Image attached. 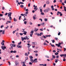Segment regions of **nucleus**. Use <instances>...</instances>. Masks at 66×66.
I'll use <instances>...</instances> for the list:
<instances>
[{"mask_svg":"<svg viewBox=\"0 0 66 66\" xmlns=\"http://www.w3.org/2000/svg\"><path fill=\"white\" fill-rule=\"evenodd\" d=\"M9 19H10V20H12V17H11V16H9Z\"/></svg>","mask_w":66,"mask_h":66,"instance_id":"obj_28","label":"nucleus"},{"mask_svg":"<svg viewBox=\"0 0 66 66\" xmlns=\"http://www.w3.org/2000/svg\"><path fill=\"white\" fill-rule=\"evenodd\" d=\"M17 52L15 50L13 51V53H15Z\"/></svg>","mask_w":66,"mask_h":66,"instance_id":"obj_40","label":"nucleus"},{"mask_svg":"<svg viewBox=\"0 0 66 66\" xmlns=\"http://www.w3.org/2000/svg\"><path fill=\"white\" fill-rule=\"evenodd\" d=\"M12 12H9L8 13V17L11 16V15H12Z\"/></svg>","mask_w":66,"mask_h":66,"instance_id":"obj_5","label":"nucleus"},{"mask_svg":"<svg viewBox=\"0 0 66 66\" xmlns=\"http://www.w3.org/2000/svg\"><path fill=\"white\" fill-rule=\"evenodd\" d=\"M9 28V26H7V27L5 28V29H7Z\"/></svg>","mask_w":66,"mask_h":66,"instance_id":"obj_52","label":"nucleus"},{"mask_svg":"<svg viewBox=\"0 0 66 66\" xmlns=\"http://www.w3.org/2000/svg\"><path fill=\"white\" fill-rule=\"evenodd\" d=\"M43 30H44L43 29H40V31H43Z\"/></svg>","mask_w":66,"mask_h":66,"instance_id":"obj_45","label":"nucleus"},{"mask_svg":"<svg viewBox=\"0 0 66 66\" xmlns=\"http://www.w3.org/2000/svg\"><path fill=\"white\" fill-rule=\"evenodd\" d=\"M15 56L16 57H19V55H16Z\"/></svg>","mask_w":66,"mask_h":66,"instance_id":"obj_57","label":"nucleus"},{"mask_svg":"<svg viewBox=\"0 0 66 66\" xmlns=\"http://www.w3.org/2000/svg\"><path fill=\"white\" fill-rule=\"evenodd\" d=\"M36 42H32L31 43V44L32 45H33L34 46H35V45H36Z\"/></svg>","mask_w":66,"mask_h":66,"instance_id":"obj_8","label":"nucleus"},{"mask_svg":"<svg viewBox=\"0 0 66 66\" xmlns=\"http://www.w3.org/2000/svg\"><path fill=\"white\" fill-rule=\"evenodd\" d=\"M20 3L21 4H24V3L22 2H20Z\"/></svg>","mask_w":66,"mask_h":66,"instance_id":"obj_56","label":"nucleus"},{"mask_svg":"<svg viewBox=\"0 0 66 66\" xmlns=\"http://www.w3.org/2000/svg\"><path fill=\"white\" fill-rule=\"evenodd\" d=\"M60 34H61V32H59L58 34V35H60Z\"/></svg>","mask_w":66,"mask_h":66,"instance_id":"obj_58","label":"nucleus"},{"mask_svg":"<svg viewBox=\"0 0 66 66\" xmlns=\"http://www.w3.org/2000/svg\"><path fill=\"white\" fill-rule=\"evenodd\" d=\"M59 14H60V16H62V15H63V14H62V12H60L59 13Z\"/></svg>","mask_w":66,"mask_h":66,"instance_id":"obj_27","label":"nucleus"},{"mask_svg":"<svg viewBox=\"0 0 66 66\" xmlns=\"http://www.w3.org/2000/svg\"><path fill=\"white\" fill-rule=\"evenodd\" d=\"M2 9L3 10H5V8L4 7H2Z\"/></svg>","mask_w":66,"mask_h":66,"instance_id":"obj_43","label":"nucleus"},{"mask_svg":"<svg viewBox=\"0 0 66 66\" xmlns=\"http://www.w3.org/2000/svg\"><path fill=\"white\" fill-rule=\"evenodd\" d=\"M29 24H30V25H32V22H29Z\"/></svg>","mask_w":66,"mask_h":66,"instance_id":"obj_55","label":"nucleus"},{"mask_svg":"<svg viewBox=\"0 0 66 66\" xmlns=\"http://www.w3.org/2000/svg\"><path fill=\"white\" fill-rule=\"evenodd\" d=\"M27 22L26 21H25L24 22V23L25 24H27Z\"/></svg>","mask_w":66,"mask_h":66,"instance_id":"obj_38","label":"nucleus"},{"mask_svg":"<svg viewBox=\"0 0 66 66\" xmlns=\"http://www.w3.org/2000/svg\"><path fill=\"white\" fill-rule=\"evenodd\" d=\"M22 66H26V64H23Z\"/></svg>","mask_w":66,"mask_h":66,"instance_id":"obj_64","label":"nucleus"},{"mask_svg":"<svg viewBox=\"0 0 66 66\" xmlns=\"http://www.w3.org/2000/svg\"><path fill=\"white\" fill-rule=\"evenodd\" d=\"M53 57L54 58V59H55V56L54 55H52Z\"/></svg>","mask_w":66,"mask_h":66,"instance_id":"obj_35","label":"nucleus"},{"mask_svg":"<svg viewBox=\"0 0 66 66\" xmlns=\"http://www.w3.org/2000/svg\"><path fill=\"white\" fill-rule=\"evenodd\" d=\"M12 45V44H11L10 45V46L11 47L9 48V49H10V50H12L13 49V47Z\"/></svg>","mask_w":66,"mask_h":66,"instance_id":"obj_3","label":"nucleus"},{"mask_svg":"<svg viewBox=\"0 0 66 66\" xmlns=\"http://www.w3.org/2000/svg\"><path fill=\"white\" fill-rule=\"evenodd\" d=\"M48 20V19H47L45 18V21H47Z\"/></svg>","mask_w":66,"mask_h":66,"instance_id":"obj_32","label":"nucleus"},{"mask_svg":"<svg viewBox=\"0 0 66 66\" xmlns=\"http://www.w3.org/2000/svg\"><path fill=\"white\" fill-rule=\"evenodd\" d=\"M37 61H35L34 60V63H37Z\"/></svg>","mask_w":66,"mask_h":66,"instance_id":"obj_51","label":"nucleus"},{"mask_svg":"<svg viewBox=\"0 0 66 66\" xmlns=\"http://www.w3.org/2000/svg\"><path fill=\"white\" fill-rule=\"evenodd\" d=\"M25 37L26 39H27V40H28V39H29V38L28 37H27V36L25 37Z\"/></svg>","mask_w":66,"mask_h":66,"instance_id":"obj_22","label":"nucleus"},{"mask_svg":"<svg viewBox=\"0 0 66 66\" xmlns=\"http://www.w3.org/2000/svg\"><path fill=\"white\" fill-rule=\"evenodd\" d=\"M43 34V32H41L40 33V36H41Z\"/></svg>","mask_w":66,"mask_h":66,"instance_id":"obj_36","label":"nucleus"},{"mask_svg":"<svg viewBox=\"0 0 66 66\" xmlns=\"http://www.w3.org/2000/svg\"><path fill=\"white\" fill-rule=\"evenodd\" d=\"M56 57L57 59H59V56L57 55L56 56Z\"/></svg>","mask_w":66,"mask_h":66,"instance_id":"obj_34","label":"nucleus"},{"mask_svg":"<svg viewBox=\"0 0 66 66\" xmlns=\"http://www.w3.org/2000/svg\"><path fill=\"white\" fill-rule=\"evenodd\" d=\"M25 55L26 56H28V54H27V53H25Z\"/></svg>","mask_w":66,"mask_h":66,"instance_id":"obj_23","label":"nucleus"},{"mask_svg":"<svg viewBox=\"0 0 66 66\" xmlns=\"http://www.w3.org/2000/svg\"><path fill=\"white\" fill-rule=\"evenodd\" d=\"M61 43H59V44H56L55 45H56V46H57V47H60V45H61Z\"/></svg>","mask_w":66,"mask_h":66,"instance_id":"obj_4","label":"nucleus"},{"mask_svg":"<svg viewBox=\"0 0 66 66\" xmlns=\"http://www.w3.org/2000/svg\"><path fill=\"white\" fill-rule=\"evenodd\" d=\"M17 47H18V48H21V46H20V45H18V46H17Z\"/></svg>","mask_w":66,"mask_h":66,"instance_id":"obj_24","label":"nucleus"},{"mask_svg":"<svg viewBox=\"0 0 66 66\" xmlns=\"http://www.w3.org/2000/svg\"><path fill=\"white\" fill-rule=\"evenodd\" d=\"M5 31L4 30H3V31L2 32V34H5Z\"/></svg>","mask_w":66,"mask_h":66,"instance_id":"obj_20","label":"nucleus"},{"mask_svg":"<svg viewBox=\"0 0 66 66\" xmlns=\"http://www.w3.org/2000/svg\"><path fill=\"white\" fill-rule=\"evenodd\" d=\"M1 48L3 50H4V49H6V47L5 46H2Z\"/></svg>","mask_w":66,"mask_h":66,"instance_id":"obj_9","label":"nucleus"},{"mask_svg":"<svg viewBox=\"0 0 66 66\" xmlns=\"http://www.w3.org/2000/svg\"><path fill=\"white\" fill-rule=\"evenodd\" d=\"M21 16H24V14H21Z\"/></svg>","mask_w":66,"mask_h":66,"instance_id":"obj_46","label":"nucleus"},{"mask_svg":"<svg viewBox=\"0 0 66 66\" xmlns=\"http://www.w3.org/2000/svg\"><path fill=\"white\" fill-rule=\"evenodd\" d=\"M55 55H58V54H59V53H55Z\"/></svg>","mask_w":66,"mask_h":66,"instance_id":"obj_37","label":"nucleus"},{"mask_svg":"<svg viewBox=\"0 0 66 66\" xmlns=\"http://www.w3.org/2000/svg\"><path fill=\"white\" fill-rule=\"evenodd\" d=\"M34 9L35 10V11H36V10H38V8L37 7L34 8Z\"/></svg>","mask_w":66,"mask_h":66,"instance_id":"obj_16","label":"nucleus"},{"mask_svg":"<svg viewBox=\"0 0 66 66\" xmlns=\"http://www.w3.org/2000/svg\"><path fill=\"white\" fill-rule=\"evenodd\" d=\"M13 51L12 50V51H10V53H13Z\"/></svg>","mask_w":66,"mask_h":66,"instance_id":"obj_63","label":"nucleus"},{"mask_svg":"<svg viewBox=\"0 0 66 66\" xmlns=\"http://www.w3.org/2000/svg\"><path fill=\"white\" fill-rule=\"evenodd\" d=\"M33 33H34V31H31L30 32V36L31 37H32V35H33Z\"/></svg>","mask_w":66,"mask_h":66,"instance_id":"obj_2","label":"nucleus"},{"mask_svg":"<svg viewBox=\"0 0 66 66\" xmlns=\"http://www.w3.org/2000/svg\"><path fill=\"white\" fill-rule=\"evenodd\" d=\"M30 61L32 62V63H34V61H33V60L32 59H30Z\"/></svg>","mask_w":66,"mask_h":66,"instance_id":"obj_18","label":"nucleus"},{"mask_svg":"<svg viewBox=\"0 0 66 66\" xmlns=\"http://www.w3.org/2000/svg\"><path fill=\"white\" fill-rule=\"evenodd\" d=\"M46 4H45L43 6L44 7H46Z\"/></svg>","mask_w":66,"mask_h":66,"instance_id":"obj_59","label":"nucleus"},{"mask_svg":"<svg viewBox=\"0 0 66 66\" xmlns=\"http://www.w3.org/2000/svg\"><path fill=\"white\" fill-rule=\"evenodd\" d=\"M43 66H47V64H43Z\"/></svg>","mask_w":66,"mask_h":66,"instance_id":"obj_54","label":"nucleus"},{"mask_svg":"<svg viewBox=\"0 0 66 66\" xmlns=\"http://www.w3.org/2000/svg\"><path fill=\"white\" fill-rule=\"evenodd\" d=\"M1 44L2 45H4V44L3 42H1Z\"/></svg>","mask_w":66,"mask_h":66,"instance_id":"obj_49","label":"nucleus"},{"mask_svg":"<svg viewBox=\"0 0 66 66\" xmlns=\"http://www.w3.org/2000/svg\"><path fill=\"white\" fill-rule=\"evenodd\" d=\"M50 10V9L49 8H48L47 9L44 10V12L45 13H47V12H48Z\"/></svg>","mask_w":66,"mask_h":66,"instance_id":"obj_1","label":"nucleus"},{"mask_svg":"<svg viewBox=\"0 0 66 66\" xmlns=\"http://www.w3.org/2000/svg\"><path fill=\"white\" fill-rule=\"evenodd\" d=\"M36 35H37V36H40V35L39 34H38V33H36Z\"/></svg>","mask_w":66,"mask_h":66,"instance_id":"obj_25","label":"nucleus"},{"mask_svg":"<svg viewBox=\"0 0 66 66\" xmlns=\"http://www.w3.org/2000/svg\"><path fill=\"white\" fill-rule=\"evenodd\" d=\"M46 4H49V3H50V2H49V1H46Z\"/></svg>","mask_w":66,"mask_h":66,"instance_id":"obj_15","label":"nucleus"},{"mask_svg":"<svg viewBox=\"0 0 66 66\" xmlns=\"http://www.w3.org/2000/svg\"><path fill=\"white\" fill-rule=\"evenodd\" d=\"M12 47H16V45L15 44H12Z\"/></svg>","mask_w":66,"mask_h":66,"instance_id":"obj_13","label":"nucleus"},{"mask_svg":"<svg viewBox=\"0 0 66 66\" xmlns=\"http://www.w3.org/2000/svg\"><path fill=\"white\" fill-rule=\"evenodd\" d=\"M27 42H28V43H30L31 42V41H30V40H28L27 41Z\"/></svg>","mask_w":66,"mask_h":66,"instance_id":"obj_48","label":"nucleus"},{"mask_svg":"<svg viewBox=\"0 0 66 66\" xmlns=\"http://www.w3.org/2000/svg\"><path fill=\"white\" fill-rule=\"evenodd\" d=\"M0 16H1V17H2L3 16V14H0Z\"/></svg>","mask_w":66,"mask_h":66,"instance_id":"obj_53","label":"nucleus"},{"mask_svg":"<svg viewBox=\"0 0 66 66\" xmlns=\"http://www.w3.org/2000/svg\"><path fill=\"white\" fill-rule=\"evenodd\" d=\"M40 12L41 13L43 12V11H42V9H40Z\"/></svg>","mask_w":66,"mask_h":66,"instance_id":"obj_60","label":"nucleus"},{"mask_svg":"<svg viewBox=\"0 0 66 66\" xmlns=\"http://www.w3.org/2000/svg\"><path fill=\"white\" fill-rule=\"evenodd\" d=\"M21 38L22 41H23L24 40H24H26V38H25V37H21Z\"/></svg>","mask_w":66,"mask_h":66,"instance_id":"obj_7","label":"nucleus"},{"mask_svg":"<svg viewBox=\"0 0 66 66\" xmlns=\"http://www.w3.org/2000/svg\"><path fill=\"white\" fill-rule=\"evenodd\" d=\"M15 65H19V62H18V61H15Z\"/></svg>","mask_w":66,"mask_h":66,"instance_id":"obj_10","label":"nucleus"},{"mask_svg":"<svg viewBox=\"0 0 66 66\" xmlns=\"http://www.w3.org/2000/svg\"><path fill=\"white\" fill-rule=\"evenodd\" d=\"M36 14H34V15L33 16V19L34 20L36 19Z\"/></svg>","mask_w":66,"mask_h":66,"instance_id":"obj_6","label":"nucleus"},{"mask_svg":"<svg viewBox=\"0 0 66 66\" xmlns=\"http://www.w3.org/2000/svg\"><path fill=\"white\" fill-rule=\"evenodd\" d=\"M60 56L61 57H62L63 56H64V54H61V55H60Z\"/></svg>","mask_w":66,"mask_h":66,"instance_id":"obj_29","label":"nucleus"},{"mask_svg":"<svg viewBox=\"0 0 66 66\" xmlns=\"http://www.w3.org/2000/svg\"><path fill=\"white\" fill-rule=\"evenodd\" d=\"M27 45L28 46V48H29V47L31 46V45L29 43H28L27 44Z\"/></svg>","mask_w":66,"mask_h":66,"instance_id":"obj_19","label":"nucleus"},{"mask_svg":"<svg viewBox=\"0 0 66 66\" xmlns=\"http://www.w3.org/2000/svg\"><path fill=\"white\" fill-rule=\"evenodd\" d=\"M29 57L30 59H33V57H32V56H29Z\"/></svg>","mask_w":66,"mask_h":66,"instance_id":"obj_42","label":"nucleus"},{"mask_svg":"<svg viewBox=\"0 0 66 66\" xmlns=\"http://www.w3.org/2000/svg\"><path fill=\"white\" fill-rule=\"evenodd\" d=\"M21 42H20V43H18V45H21Z\"/></svg>","mask_w":66,"mask_h":66,"instance_id":"obj_39","label":"nucleus"},{"mask_svg":"<svg viewBox=\"0 0 66 66\" xmlns=\"http://www.w3.org/2000/svg\"><path fill=\"white\" fill-rule=\"evenodd\" d=\"M28 11H27L26 12V13H24V16H27V14H28Z\"/></svg>","mask_w":66,"mask_h":66,"instance_id":"obj_12","label":"nucleus"},{"mask_svg":"<svg viewBox=\"0 0 66 66\" xmlns=\"http://www.w3.org/2000/svg\"><path fill=\"white\" fill-rule=\"evenodd\" d=\"M38 30V29H35L34 30V31L35 32H37Z\"/></svg>","mask_w":66,"mask_h":66,"instance_id":"obj_14","label":"nucleus"},{"mask_svg":"<svg viewBox=\"0 0 66 66\" xmlns=\"http://www.w3.org/2000/svg\"><path fill=\"white\" fill-rule=\"evenodd\" d=\"M21 16H20L19 17V20H20V18H21Z\"/></svg>","mask_w":66,"mask_h":66,"instance_id":"obj_61","label":"nucleus"},{"mask_svg":"<svg viewBox=\"0 0 66 66\" xmlns=\"http://www.w3.org/2000/svg\"><path fill=\"white\" fill-rule=\"evenodd\" d=\"M23 32V34H24V35H26L27 34V32L26 31H24Z\"/></svg>","mask_w":66,"mask_h":66,"instance_id":"obj_17","label":"nucleus"},{"mask_svg":"<svg viewBox=\"0 0 66 66\" xmlns=\"http://www.w3.org/2000/svg\"><path fill=\"white\" fill-rule=\"evenodd\" d=\"M41 15H44V13L43 12H41Z\"/></svg>","mask_w":66,"mask_h":66,"instance_id":"obj_41","label":"nucleus"},{"mask_svg":"<svg viewBox=\"0 0 66 66\" xmlns=\"http://www.w3.org/2000/svg\"><path fill=\"white\" fill-rule=\"evenodd\" d=\"M57 15H59V14H60V12L59 11H58L57 12Z\"/></svg>","mask_w":66,"mask_h":66,"instance_id":"obj_30","label":"nucleus"},{"mask_svg":"<svg viewBox=\"0 0 66 66\" xmlns=\"http://www.w3.org/2000/svg\"><path fill=\"white\" fill-rule=\"evenodd\" d=\"M45 57H47V58H49V56L47 55H46L45 56Z\"/></svg>","mask_w":66,"mask_h":66,"instance_id":"obj_47","label":"nucleus"},{"mask_svg":"<svg viewBox=\"0 0 66 66\" xmlns=\"http://www.w3.org/2000/svg\"><path fill=\"white\" fill-rule=\"evenodd\" d=\"M52 42L53 43H54L55 42V41L54 40H52Z\"/></svg>","mask_w":66,"mask_h":66,"instance_id":"obj_50","label":"nucleus"},{"mask_svg":"<svg viewBox=\"0 0 66 66\" xmlns=\"http://www.w3.org/2000/svg\"><path fill=\"white\" fill-rule=\"evenodd\" d=\"M41 25L43 27H45V23H42L41 24Z\"/></svg>","mask_w":66,"mask_h":66,"instance_id":"obj_11","label":"nucleus"},{"mask_svg":"<svg viewBox=\"0 0 66 66\" xmlns=\"http://www.w3.org/2000/svg\"><path fill=\"white\" fill-rule=\"evenodd\" d=\"M13 20H14V21H15V22H16V21H17V19H15V18H14L13 19Z\"/></svg>","mask_w":66,"mask_h":66,"instance_id":"obj_21","label":"nucleus"},{"mask_svg":"<svg viewBox=\"0 0 66 66\" xmlns=\"http://www.w3.org/2000/svg\"><path fill=\"white\" fill-rule=\"evenodd\" d=\"M43 37L44 38H47V37L46 36H44V35H43Z\"/></svg>","mask_w":66,"mask_h":66,"instance_id":"obj_44","label":"nucleus"},{"mask_svg":"<svg viewBox=\"0 0 66 66\" xmlns=\"http://www.w3.org/2000/svg\"><path fill=\"white\" fill-rule=\"evenodd\" d=\"M4 27V25H2L1 26V28H2L3 27Z\"/></svg>","mask_w":66,"mask_h":66,"instance_id":"obj_33","label":"nucleus"},{"mask_svg":"<svg viewBox=\"0 0 66 66\" xmlns=\"http://www.w3.org/2000/svg\"><path fill=\"white\" fill-rule=\"evenodd\" d=\"M55 39H56V40H57V39H58V38H57L55 37Z\"/></svg>","mask_w":66,"mask_h":66,"instance_id":"obj_62","label":"nucleus"},{"mask_svg":"<svg viewBox=\"0 0 66 66\" xmlns=\"http://www.w3.org/2000/svg\"><path fill=\"white\" fill-rule=\"evenodd\" d=\"M12 60H16V58L15 57H14L13 58H11Z\"/></svg>","mask_w":66,"mask_h":66,"instance_id":"obj_26","label":"nucleus"},{"mask_svg":"<svg viewBox=\"0 0 66 66\" xmlns=\"http://www.w3.org/2000/svg\"><path fill=\"white\" fill-rule=\"evenodd\" d=\"M20 6L21 7H22V8H23L24 7V6L23 5H21Z\"/></svg>","mask_w":66,"mask_h":66,"instance_id":"obj_31","label":"nucleus"}]
</instances>
